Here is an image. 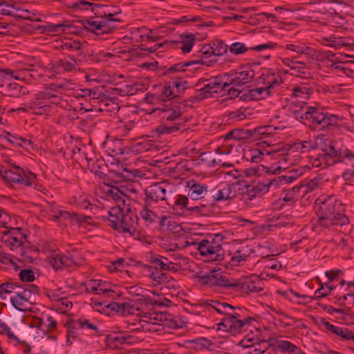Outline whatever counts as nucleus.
<instances>
[{
  "mask_svg": "<svg viewBox=\"0 0 354 354\" xmlns=\"http://www.w3.org/2000/svg\"><path fill=\"white\" fill-rule=\"evenodd\" d=\"M199 305L207 310L213 309L223 316L217 324V330L230 333L232 335L242 333L248 329L254 319L243 315L245 310L236 308L225 301L214 299H202Z\"/></svg>",
  "mask_w": 354,
  "mask_h": 354,
  "instance_id": "nucleus-1",
  "label": "nucleus"
},
{
  "mask_svg": "<svg viewBox=\"0 0 354 354\" xmlns=\"http://www.w3.org/2000/svg\"><path fill=\"white\" fill-rule=\"evenodd\" d=\"M319 201L317 209L318 219L313 226L315 231L326 233L328 231H336L337 227H342L349 223L348 218L342 213L344 206L342 202L334 196H330Z\"/></svg>",
  "mask_w": 354,
  "mask_h": 354,
  "instance_id": "nucleus-2",
  "label": "nucleus"
},
{
  "mask_svg": "<svg viewBox=\"0 0 354 354\" xmlns=\"http://www.w3.org/2000/svg\"><path fill=\"white\" fill-rule=\"evenodd\" d=\"M315 146L320 152L313 161V166L326 167L337 162H342L346 158L354 162V153L348 149H342L336 141L324 136H318Z\"/></svg>",
  "mask_w": 354,
  "mask_h": 354,
  "instance_id": "nucleus-3",
  "label": "nucleus"
},
{
  "mask_svg": "<svg viewBox=\"0 0 354 354\" xmlns=\"http://www.w3.org/2000/svg\"><path fill=\"white\" fill-rule=\"evenodd\" d=\"M291 109L296 118L311 122L313 128L318 130L327 131L333 127H337L339 122L344 119L340 115L330 114L314 106L301 109L297 102H292Z\"/></svg>",
  "mask_w": 354,
  "mask_h": 354,
  "instance_id": "nucleus-4",
  "label": "nucleus"
},
{
  "mask_svg": "<svg viewBox=\"0 0 354 354\" xmlns=\"http://www.w3.org/2000/svg\"><path fill=\"white\" fill-rule=\"evenodd\" d=\"M107 220L113 229L122 230L123 232H129L132 235L136 232L138 225V217L130 209L129 204L124 207L118 205L112 207L108 213Z\"/></svg>",
  "mask_w": 354,
  "mask_h": 354,
  "instance_id": "nucleus-5",
  "label": "nucleus"
},
{
  "mask_svg": "<svg viewBox=\"0 0 354 354\" xmlns=\"http://www.w3.org/2000/svg\"><path fill=\"white\" fill-rule=\"evenodd\" d=\"M283 79L279 73L272 69L264 70L259 77V84L263 86L249 91L251 100H259L276 93L283 84Z\"/></svg>",
  "mask_w": 354,
  "mask_h": 354,
  "instance_id": "nucleus-6",
  "label": "nucleus"
},
{
  "mask_svg": "<svg viewBox=\"0 0 354 354\" xmlns=\"http://www.w3.org/2000/svg\"><path fill=\"white\" fill-rule=\"evenodd\" d=\"M153 113L158 112L162 119L168 122H177L174 125H160L156 131L158 134L173 133L180 129L179 124L183 122L182 107L174 101H167L153 110Z\"/></svg>",
  "mask_w": 354,
  "mask_h": 354,
  "instance_id": "nucleus-7",
  "label": "nucleus"
},
{
  "mask_svg": "<svg viewBox=\"0 0 354 354\" xmlns=\"http://www.w3.org/2000/svg\"><path fill=\"white\" fill-rule=\"evenodd\" d=\"M223 236L221 234L214 235L202 240L198 245V250L201 256L207 257L208 261H218L223 259L224 250L223 249Z\"/></svg>",
  "mask_w": 354,
  "mask_h": 354,
  "instance_id": "nucleus-8",
  "label": "nucleus"
},
{
  "mask_svg": "<svg viewBox=\"0 0 354 354\" xmlns=\"http://www.w3.org/2000/svg\"><path fill=\"white\" fill-rule=\"evenodd\" d=\"M39 290V288L33 284L28 285L26 288H19L16 295L10 298V302L17 310L26 311L30 309L28 305L35 302L34 300Z\"/></svg>",
  "mask_w": 354,
  "mask_h": 354,
  "instance_id": "nucleus-9",
  "label": "nucleus"
},
{
  "mask_svg": "<svg viewBox=\"0 0 354 354\" xmlns=\"http://www.w3.org/2000/svg\"><path fill=\"white\" fill-rule=\"evenodd\" d=\"M1 176L11 183H19L25 186H30L36 180V175L31 172H26L19 166L11 165L10 168L1 170Z\"/></svg>",
  "mask_w": 354,
  "mask_h": 354,
  "instance_id": "nucleus-10",
  "label": "nucleus"
},
{
  "mask_svg": "<svg viewBox=\"0 0 354 354\" xmlns=\"http://www.w3.org/2000/svg\"><path fill=\"white\" fill-rule=\"evenodd\" d=\"M200 281L208 286H218L230 290L234 292V283H236V279L228 278L225 274L219 270H212L208 273L199 276Z\"/></svg>",
  "mask_w": 354,
  "mask_h": 354,
  "instance_id": "nucleus-11",
  "label": "nucleus"
},
{
  "mask_svg": "<svg viewBox=\"0 0 354 354\" xmlns=\"http://www.w3.org/2000/svg\"><path fill=\"white\" fill-rule=\"evenodd\" d=\"M167 186L165 182L156 183L148 186L145 190L146 205L155 208L159 201H167Z\"/></svg>",
  "mask_w": 354,
  "mask_h": 354,
  "instance_id": "nucleus-12",
  "label": "nucleus"
},
{
  "mask_svg": "<svg viewBox=\"0 0 354 354\" xmlns=\"http://www.w3.org/2000/svg\"><path fill=\"white\" fill-rule=\"evenodd\" d=\"M80 260L79 257L69 252L66 254L55 252L48 257L49 264L56 270L64 268L80 266L81 265Z\"/></svg>",
  "mask_w": 354,
  "mask_h": 354,
  "instance_id": "nucleus-13",
  "label": "nucleus"
},
{
  "mask_svg": "<svg viewBox=\"0 0 354 354\" xmlns=\"http://www.w3.org/2000/svg\"><path fill=\"white\" fill-rule=\"evenodd\" d=\"M255 73L250 68H245L240 72L225 73L229 86L233 85L235 86H241L249 83L254 77Z\"/></svg>",
  "mask_w": 354,
  "mask_h": 354,
  "instance_id": "nucleus-14",
  "label": "nucleus"
},
{
  "mask_svg": "<svg viewBox=\"0 0 354 354\" xmlns=\"http://www.w3.org/2000/svg\"><path fill=\"white\" fill-rule=\"evenodd\" d=\"M84 26L88 30L98 35L109 34L115 28L114 25L110 24V22L104 21L102 19L100 20H93L92 18L86 19L84 21Z\"/></svg>",
  "mask_w": 354,
  "mask_h": 354,
  "instance_id": "nucleus-15",
  "label": "nucleus"
},
{
  "mask_svg": "<svg viewBox=\"0 0 354 354\" xmlns=\"http://www.w3.org/2000/svg\"><path fill=\"white\" fill-rule=\"evenodd\" d=\"M313 181L306 185H297L291 189L284 191L283 201L290 204L295 203L299 198L304 197L309 191L313 189Z\"/></svg>",
  "mask_w": 354,
  "mask_h": 354,
  "instance_id": "nucleus-16",
  "label": "nucleus"
},
{
  "mask_svg": "<svg viewBox=\"0 0 354 354\" xmlns=\"http://www.w3.org/2000/svg\"><path fill=\"white\" fill-rule=\"evenodd\" d=\"M234 292H241L243 293L259 292L263 290L262 281L259 279L255 281L245 279H236V283H234Z\"/></svg>",
  "mask_w": 354,
  "mask_h": 354,
  "instance_id": "nucleus-17",
  "label": "nucleus"
},
{
  "mask_svg": "<svg viewBox=\"0 0 354 354\" xmlns=\"http://www.w3.org/2000/svg\"><path fill=\"white\" fill-rule=\"evenodd\" d=\"M85 60L82 57L74 58L72 56H67L57 61L55 67L59 73L76 71L79 64Z\"/></svg>",
  "mask_w": 354,
  "mask_h": 354,
  "instance_id": "nucleus-18",
  "label": "nucleus"
},
{
  "mask_svg": "<svg viewBox=\"0 0 354 354\" xmlns=\"http://www.w3.org/2000/svg\"><path fill=\"white\" fill-rule=\"evenodd\" d=\"M150 262L153 266L145 265V268L151 274V272H161L162 270H171L174 268V263L169 261L168 259L160 255H151Z\"/></svg>",
  "mask_w": 354,
  "mask_h": 354,
  "instance_id": "nucleus-19",
  "label": "nucleus"
},
{
  "mask_svg": "<svg viewBox=\"0 0 354 354\" xmlns=\"http://www.w3.org/2000/svg\"><path fill=\"white\" fill-rule=\"evenodd\" d=\"M62 88L61 86H55L51 85L50 87L46 88L44 91H39L36 94L35 100L39 102L48 100L50 103L53 104H59L62 101V93L58 94L55 88Z\"/></svg>",
  "mask_w": 354,
  "mask_h": 354,
  "instance_id": "nucleus-20",
  "label": "nucleus"
},
{
  "mask_svg": "<svg viewBox=\"0 0 354 354\" xmlns=\"http://www.w3.org/2000/svg\"><path fill=\"white\" fill-rule=\"evenodd\" d=\"M320 322L327 331L337 335L342 339L354 341V333L348 328L333 325L325 319H322Z\"/></svg>",
  "mask_w": 354,
  "mask_h": 354,
  "instance_id": "nucleus-21",
  "label": "nucleus"
},
{
  "mask_svg": "<svg viewBox=\"0 0 354 354\" xmlns=\"http://www.w3.org/2000/svg\"><path fill=\"white\" fill-rule=\"evenodd\" d=\"M150 277L153 281H156L160 284H163L165 288L168 290L176 292L180 288L178 281L167 273L161 272H155L153 271L150 274Z\"/></svg>",
  "mask_w": 354,
  "mask_h": 354,
  "instance_id": "nucleus-22",
  "label": "nucleus"
},
{
  "mask_svg": "<svg viewBox=\"0 0 354 354\" xmlns=\"http://www.w3.org/2000/svg\"><path fill=\"white\" fill-rule=\"evenodd\" d=\"M218 208L214 205V203L212 202V200L207 203H203L202 202H199L197 205L194 206H190L188 208V212L195 216H209L212 214H216Z\"/></svg>",
  "mask_w": 354,
  "mask_h": 354,
  "instance_id": "nucleus-23",
  "label": "nucleus"
},
{
  "mask_svg": "<svg viewBox=\"0 0 354 354\" xmlns=\"http://www.w3.org/2000/svg\"><path fill=\"white\" fill-rule=\"evenodd\" d=\"M53 216L55 220H57V218H62L64 221H68L71 225L83 223H88L91 220V217L90 216L63 210H58V214L55 213Z\"/></svg>",
  "mask_w": 354,
  "mask_h": 354,
  "instance_id": "nucleus-24",
  "label": "nucleus"
},
{
  "mask_svg": "<svg viewBox=\"0 0 354 354\" xmlns=\"http://www.w3.org/2000/svg\"><path fill=\"white\" fill-rule=\"evenodd\" d=\"M312 94L311 88L305 86H295L292 89V102H297V105L301 109L305 108L306 101L308 100Z\"/></svg>",
  "mask_w": 354,
  "mask_h": 354,
  "instance_id": "nucleus-25",
  "label": "nucleus"
},
{
  "mask_svg": "<svg viewBox=\"0 0 354 354\" xmlns=\"http://www.w3.org/2000/svg\"><path fill=\"white\" fill-rule=\"evenodd\" d=\"M188 196L193 200H200L208 195L207 186L193 180L188 183Z\"/></svg>",
  "mask_w": 354,
  "mask_h": 354,
  "instance_id": "nucleus-26",
  "label": "nucleus"
},
{
  "mask_svg": "<svg viewBox=\"0 0 354 354\" xmlns=\"http://www.w3.org/2000/svg\"><path fill=\"white\" fill-rule=\"evenodd\" d=\"M179 39V41H171L170 42L169 41V43L178 44L179 46L178 48H180L184 53H189L196 40L195 35L192 33H184L180 35Z\"/></svg>",
  "mask_w": 354,
  "mask_h": 354,
  "instance_id": "nucleus-27",
  "label": "nucleus"
},
{
  "mask_svg": "<svg viewBox=\"0 0 354 354\" xmlns=\"http://www.w3.org/2000/svg\"><path fill=\"white\" fill-rule=\"evenodd\" d=\"M86 45L82 44L79 40H68L62 45V50L76 52V57H82L86 59L85 48Z\"/></svg>",
  "mask_w": 354,
  "mask_h": 354,
  "instance_id": "nucleus-28",
  "label": "nucleus"
},
{
  "mask_svg": "<svg viewBox=\"0 0 354 354\" xmlns=\"http://www.w3.org/2000/svg\"><path fill=\"white\" fill-rule=\"evenodd\" d=\"M71 8L77 10H91L94 15L104 14L102 9H104L97 3H93L84 0H80L74 2Z\"/></svg>",
  "mask_w": 354,
  "mask_h": 354,
  "instance_id": "nucleus-29",
  "label": "nucleus"
},
{
  "mask_svg": "<svg viewBox=\"0 0 354 354\" xmlns=\"http://www.w3.org/2000/svg\"><path fill=\"white\" fill-rule=\"evenodd\" d=\"M107 308L120 315H134L136 313L134 305L129 302L118 303L113 301L107 305Z\"/></svg>",
  "mask_w": 354,
  "mask_h": 354,
  "instance_id": "nucleus-30",
  "label": "nucleus"
},
{
  "mask_svg": "<svg viewBox=\"0 0 354 354\" xmlns=\"http://www.w3.org/2000/svg\"><path fill=\"white\" fill-rule=\"evenodd\" d=\"M104 147L108 154L113 157L122 155L126 151H128L127 149L122 146V140L120 139H115L104 142Z\"/></svg>",
  "mask_w": 354,
  "mask_h": 354,
  "instance_id": "nucleus-31",
  "label": "nucleus"
},
{
  "mask_svg": "<svg viewBox=\"0 0 354 354\" xmlns=\"http://www.w3.org/2000/svg\"><path fill=\"white\" fill-rule=\"evenodd\" d=\"M120 187L124 198L133 201L137 199L138 192L140 187L138 183L127 182Z\"/></svg>",
  "mask_w": 354,
  "mask_h": 354,
  "instance_id": "nucleus-32",
  "label": "nucleus"
},
{
  "mask_svg": "<svg viewBox=\"0 0 354 354\" xmlns=\"http://www.w3.org/2000/svg\"><path fill=\"white\" fill-rule=\"evenodd\" d=\"M167 204L172 207L174 214L179 215L183 214L185 209L188 211V208L190 207L188 205V198L184 195H178L173 203L167 201Z\"/></svg>",
  "mask_w": 354,
  "mask_h": 354,
  "instance_id": "nucleus-33",
  "label": "nucleus"
},
{
  "mask_svg": "<svg viewBox=\"0 0 354 354\" xmlns=\"http://www.w3.org/2000/svg\"><path fill=\"white\" fill-rule=\"evenodd\" d=\"M233 138L236 140H248L253 138L257 140V136H255L252 129H234L225 135V139Z\"/></svg>",
  "mask_w": 354,
  "mask_h": 354,
  "instance_id": "nucleus-34",
  "label": "nucleus"
},
{
  "mask_svg": "<svg viewBox=\"0 0 354 354\" xmlns=\"http://www.w3.org/2000/svg\"><path fill=\"white\" fill-rule=\"evenodd\" d=\"M206 88L209 91L211 96H213V93H216L219 91H225L228 87L229 84L227 82H223L220 77H214L207 84H205Z\"/></svg>",
  "mask_w": 354,
  "mask_h": 354,
  "instance_id": "nucleus-35",
  "label": "nucleus"
},
{
  "mask_svg": "<svg viewBox=\"0 0 354 354\" xmlns=\"http://www.w3.org/2000/svg\"><path fill=\"white\" fill-rule=\"evenodd\" d=\"M87 290H91V292H95L97 294H108L113 293L114 291L111 288L106 287V283L101 280H90L87 284Z\"/></svg>",
  "mask_w": 354,
  "mask_h": 354,
  "instance_id": "nucleus-36",
  "label": "nucleus"
},
{
  "mask_svg": "<svg viewBox=\"0 0 354 354\" xmlns=\"http://www.w3.org/2000/svg\"><path fill=\"white\" fill-rule=\"evenodd\" d=\"M1 241L11 250L15 251L19 249L22 252V254H24L23 248L21 246L26 241V238L3 236Z\"/></svg>",
  "mask_w": 354,
  "mask_h": 354,
  "instance_id": "nucleus-37",
  "label": "nucleus"
},
{
  "mask_svg": "<svg viewBox=\"0 0 354 354\" xmlns=\"http://www.w3.org/2000/svg\"><path fill=\"white\" fill-rule=\"evenodd\" d=\"M98 6H100L105 9H102V12H104V14L95 15L97 18H100L104 21H107L110 22V24L111 25H113V24L116 21H119V20L115 18L114 16L120 13V11L115 10V8L113 6H104L101 4H98Z\"/></svg>",
  "mask_w": 354,
  "mask_h": 354,
  "instance_id": "nucleus-38",
  "label": "nucleus"
},
{
  "mask_svg": "<svg viewBox=\"0 0 354 354\" xmlns=\"http://www.w3.org/2000/svg\"><path fill=\"white\" fill-rule=\"evenodd\" d=\"M234 196L235 194L232 192V187L227 185L212 196V200L214 203V201H231L234 199Z\"/></svg>",
  "mask_w": 354,
  "mask_h": 354,
  "instance_id": "nucleus-39",
  "label": "nucleus"
},
{
  "mask_svg": "<svg viewBox=\"0 0 354 354\" xmlns=\"http://www.w3.org/2000/svg\"><path fill=\"white\" fill-rule=\"evenodd\" d=\"M282 62L284 65L289 67L293 71L292 74L295 75H306V68L304 62L293 61L290 59H283Z\"/></svg>",
  "mask_w": 354,
  "mask_h": 354,
  "instance_id": "nucleus-40",
  "label": "nucleus"
},
{
  "mask_svg": "<svg viewBox=\"0 0 354 354\" xmlns=\"http://www.w3.org/2000/svg\"><path fill=\"white\" fill-rule=\"evenodd\" d=\"M1 86L3 87L2 92L4 93L5 95L17 97L21 94H24V91L22 92L23 86L19 85L16 82L10 83L6 84L5 86Z\"/></svg>",
  "mask_w": 354,
  "mask_h": 354,
  "instance_id": "nucleus-41",
  "label": "nucleus"
},
{
  "mask_svg": "<svg viewBox=\"0 0 354 354\" xmlns=\"http://www.w3.org/2000/svg\"><path fill=\"white\" fill-rule=\"evenodd\" d=\"M28 109L32 110L37 115L48 114L51 111V106L49 104H42L41 102L37 100L31 102Z\"/></svg>",
  "mask_w": 354,
  "mask_h": 354,
  "instance_id": "nucleus-42",
  "label": "nucleus"
},
{
  "mask_svg": "<svg viewBox=\"0 0 354 354\" xmlns=\"http://www.w3.org/2000/svg\"><path fill=\"white\" fill-rule=\"evenodd\" d=\"M135 127V123L133 121H129L127 122H120L116 128L118 134L121 136H131L133 133Z\"/></svg>",
  "mask_w": 354,
  "mask_h": 354,
  "instance_id": "nucleus-43",
  "label": "nucleus"
},
{
  "mask_svg": "<svg viewBox=\"0 0 354 354\" xmlns=\"http://www.w3.org/2000/svg\"><path fill=\"white\" fill-rule=\"evenodd\" d=\"M107 195L115 201L118 203V205H120L122 207L127 206L120 187H113L110 188L107 191Z\"/></svg>",
  "mask_w": 354,
  "mask_h": 354,
  "instance_id": "nucleus-44",
  "label": "nucleus"
},
{
  "mask_svg": "<svg viewBox=\"0 0 354 354\" xmlns=\"http://www.w3.org/2000/svg\"><path fill=\"white\" fill-rule=\"evenodd\" d=\"M178 93H175L171 84H165L161 87L160 99L166 103L167 101H173L172 99L177 97Z\"/></svg>",
  "mask_w": 354,
  "mask_h": 354,
  "instance_id": "nucleus-45",
  "label": "nucleus"
},
{
  "mask_svg": "<svg viewBox=\"0 0 354 354\" xmlns=\"http://www.w3.org/2000/svg\"><path fill=\"white\" fill-rule=\"evenodd\" d=\"M69 26L64 23H59L57 24H48L42 26V32L49 35L59 34L65 31V28H68Z\"/></svg>",
  "mask_w": 354,
  "mask_h": 354,
  "instance_id": "nucleus-46",
  "label": "nucleus"
},
{
  "mask_svg": "<svg viewBox=\"0 0 354 354\" xmlns=\"http://www.w3.org/2000/svg\"><path fill=\"white\" fill-rule=\"evenodd\" d=\"M212 47L213 55L219 57L227 54L228 46L221 39H214L212 41Z\"/></svg>",
  "mask_w": 354,
  "mask_h": 354,
  "instance_id": "nucleus-47",
  "label": "nucleus"
},
{
  "mask_svg": "<svg viewBox=\"0 0 354 354\" xmlns=\"http://www.w3.org/2000/svg\"><path fill=\"white\" fill-rule=\"evenodd\" d=\"M234 60L232 58H230L228 56H226L223 59L219 58H214L209 60H207L203 57V66L212 67L214 66H217L218 67H224L227 64L232 63Z\"/></svg>",
  "mask_w": 354,
  "mask_h": 354,
  "instance_id": "nucleus-48",
  "label": "nucleus"
},
{
  "mask_svg": "<svg viewBox=\"0 0 354 354\" xmlns=\"http://www.w3.org/2000/svg\"><path fill=\"white\" fill-rule=\"evenodd\" d=\"M150 206H147L145 202L142 209L140 211V214L142 218L148 223H152L156 221L158 218L157 214L150 209Z\"/></svg>",
  "mask_w": 354,
  "mask_h": 354,
  "instance_id": "nucleus-49",
  "label": "nucleus"
},
{
  "mask_svg": "<svg viewBox=\"0 0 354 354\" xmlns=\"http://www.w3.org/2000/svg\"><path fill=\"white\" fill-rule=\"evenodd\" d=\"M15 15V17L21 18L26 20L29 21H39V19H35L34 17L35 15L34 13H31L27 9H23L20 6H18L15 4V8H14Z\"/></svg>",
  "mask_w": 354,
  "mask_h": 354,
  "instance_id": "nucleus-50",
  "label": "nucleus"
},
{
  "mask_svg": "<svg viewBox=\"0 0 354 354\" xmlns=\"http://www.w3.org/2000/svg\"><path fill=\"white\" fill-rule=\"evenodd\" d=\"M263 153L257 149H250L245 152L244 158L251 162H259L263 160Z\"/></svg>",
  "mask_w": 354,
  "mask_h": 354,
  "instance_id": "nucleus-51",
  "label": "nucleus"
},
{
  "mask_svg": "<svg viewBox=\"0 0 354 354\" xmlns=\"http://www.w3.org/2000/svg\"><path fill=\"white\" fill-rule=\"evenodd\" d=\"M71 325V327L73 329H78L86 327L87 328L92 329L97 333L99 331L97 326L92 324L89 322V320L86 319H78L77 320H74L72 322Z\"/></svg>",
  "mask_w": 354,
  "mask_h": 354,
  "instance_id": "nucleus-52",
  "label": "nucleus"
},
{
  "mask_svg": "<svg viewBox=\"0 0 354 354\" xmlns=\"http://www.w3.org/2000/svg\"><path fill=\"white\" fill-rule=\"evenodd\" d=\"M146 32H148L147 28L145 26L133 28L131 30V39L136 42H140L145 40Z\"/></svg>",
  "mask_w": 354,
  "mask_h": 354,
  "instance_id": "nucleus-53",
  "label": "nucleus"
},
{
  "mask_svg": "<svg viewBox=\"0 0 354 354\" xmlns=\"http://www.w3.org/2000/svg\"><path fill=\"white\" fill-rule=\"evenodd\" d=\"M277 346L283 352H289L293 354H298L301 351L299 347L291 342L285 340H280L278 342Z\"/></svg>",
  "mask_w": 354,
  "mask_h": 354,
  "instance_id": "nucleus-54",
  "label": "nucleus"
},
{
  "mask_svg": "<svg viewBox=\"0 0 354 354\" xmlns=\"http://www.w3.org/2000/svg\"><path fill=\"white\" fill-rule=\"evenodd\" d=\"M15 73L16 75L14 76V78L18 80H22L28 82L35 78V75L32 73V70L30 68H23L19 71H17Z\"/></svg>",
  "mask_w": 354,
  "mask_h": 354,
  "instance_id": "nucleus-55",
  "label": "nucleus"
},
{
  "mask_svg": "<svg viewBox=\"0 0 354 354\" xmlns=\"http://www.w3.org/2000/svg\"><path fill=\"white\" fill-rule=\"evenodd\" d=\"M334 289L335 286L330 285L329 283H326L325 284L321 283L320 288L315 292V299H319L325 297Z\"/></svg>",
  "mask_w": 354,
  "mask_h": 354,
  "instance_id": "nucleus-56",
  "label": "nucleus"
},
{
  "mask_svg": "<svg viewBox=\"0 0 354 354\" xmlns=\"http://www.w3.org/2000/svg\"><path fill=\"white\" fill-rule=\"evenodd\" d=\"M107 344L112 347L117 348L123 345V335L122 334H112L106 337Z\"/></svg>",
  "mask_w": 354,
  "mask_h": 354,
  "instance_id": "nucleus-57",
  "label": "nucleus"
},
{
  "mask_svg": "<svg viewBox=\"0 0 354 354\" xmlns=\"http://www.w3.org/2000/svg\"><path fill=\"white\" fill-rule=\"evenodd\" d=\"M293 148L299 152H308L314 149V145L310 141H297L294 143Z\"/></svg>",
  "mask_w": 354,
  "mask_h": 354,
  "instance_id": "nucleus-58",
  "label": "nucleus"
},
{
  "mask_svg": "<svg viewBox=\"0 0 354 354\" xmlns=\"http://www.w3.org/2000/svg\"><path fill=\"white\" fill-rule=\"evenodd\" d=\"M0 232L3 236L26 238V235L21 232V230L19 227H11L8 226V229H4L2 231H0Z\"/></svg>",
  "mask_w": 354,
  "mask_h": 354,
  "instance_id": "nucleus-59",
  "label": "nucleus"
},
{
  "mask_svg": "<svg viewBox=\"0 0 354 354\" xmlns=\"http://www.w3.org/2000/svg\"><path fill=\"white\" fill-rule=\"evenodd\" d=\"M135 314L140 317L142 322L151 323L153 325L155 312H143L138 308L135 307Z\"/></svg>",
  "mask_w": 354,
  "mask_h": 354,
  "instance_id": "nucleus-60",
  "label": "nucleus"
},
{
  "mask_svg": "<svg viewBox=\"0 0 354 354\" xmlns=\"http://www.w3.org/2000/svg\"><path fill=\"white\" fill-rule=\"evenodd\" d=\"M248 255L243 250H237L230 258V263L233 266H239L241 262L246 261Z\"/></svg>",
  "mask_w": 354,
  "mask_h": 354,
  "instance_id": "nucleus-61",
  "label": "nucleus"
},
{
  "mask_svg": "<svg viewBox=\"0 0 354 354\" xmlns=\"http://www.w3.org/2000/svg\"><path fill=\"white\" fill-rule=\"evenodd\" d=\"M275 130V128L271 125L259 127L258 128L252 129V132L254 133L255 136H257V139H260L261 136H267L272 134Z\"/></svg>",
  "mask_w": 354,
  "mask_h": 354,
  "instance_id": "nucleus-62",
  "label": "nucleus"
},
{
  "mask_svg": "<svg viewBox=\"0 0 354 354\" xmlns=\"http://www.w3.org/2000/svg\"><path fill=\"white\" fill-rule=\"evenodd\" d=\"M166 317L165 321L164 322H166V325L171 328H179L182 327L181 322L179 319H177L176 317L173 316L172 315L167 313H166Z\"/></svg>",
  "mask_w": 354,
  "mask_h": 354,
  "instance_id": "nucleus-63",
  "label": "nucleus"
},
{
  "mask_svg": "<svg viewBox=\"0 0 354 354\" xmlns=\"http://www.w3.org/2000/svg\"><path fill=\"white\" fill-rule=\"evenodd\" d=\"M229 50L232 54L240 55L247 52L248 48L243 43L235 42L230 45Z\"/></svg>",
  "mask_w": 354,
  "mask_h": 354,
  "instance_id": "nucleus-64",
  "label": "nucleus"
}]
</instances>
